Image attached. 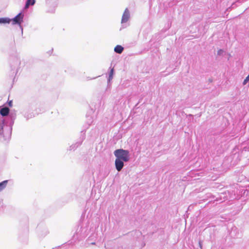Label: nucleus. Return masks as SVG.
Masks as SVG:
<instances>
[{
	"label": "nucleus",
	"mask_w": 249,
	"mask_h": 249,
	"mask_svg": "<svg viewBox=\"0 0 249 249\" xmlns=\"http://www.w3.org/2000/svg\"><path fill=\"white\" fill-rule=\"evenodd\" d=\"M248 187H249V185L248 186Z\"/></svg>",
	"instance_id": "obj_21"
},
{
	"label": "nucleus",
	"mask_w": 249,
	"mask_h": 249,
	"mask_svg": "<svg viewBox=\"0 0 249 249\" xmlns=\"http://www.w3.org/2000/svg\"><path fill=\"white\" fill-rule=\"evenodd\" d=\"M10 181V180H5L0 182V192L6 188L8 182Z\"/></svg>",
	"instance_id": "obj_10"
},
{
	"label": "nucleus",
	"mask_w": 249,
	"mask_h": 249,
	"mask_svg": "<svg viewBox=\"0 0 249 249\" xmlns=\"http://www.w3.org/2000/svg\"><path fill=\"white\" fill-rule=\"evenodd\" d=\"M89 221L87 219L83 218L81 216L79 224L78 226L76 231L73 235L72 240L74 242L80 241L84 239L89 233Z\"/></svg>",
	"instance_id": "obj_1"
},
{
	"label": "nucleus",
	"mask_w": 249,
	"mask_h": 249,
	"mask_svg": "<svg viewBox=\"0 0 249 249\" xmlns=\"http://www.w3.org/2000/svg\"><path fill=\"white\" fill-rule=\"evenodd\" d=\"M171 22L170 21H168V23H167V25L166 26V30H168L171 27Z\"/></svg>",
	"instance_id": "obj_16"
},
{
	"label": "nucleus",
	"mask_w": 249,
	"mask_h": 249,
	"mask_svg": "<svg viewBox=\"0 0 249 249\" xmlns=\"http://www.w3.org/2000/svg\"><path fill=\"white\" fill-rule=\"evenodd\" d=\"M231 188V189L228 191L230 194V197L231 199L236 198L239 195H241V196H245V195H248V191L247 189H244L243 187H240L238 184H232Z\"/></svg>",
	"instance_id": "obj_4"
},
{
	"label": "nucleus",
	"mask_w": 249,
	"mask_h": 249,
	"mask_svg": "<svg viewBox=\"0 0 249 249\" xmlns=\"http://www.w3.org/2000/svg\"><path fill=\"white\" fill-rule=\"evenodd\" d=\"M90 244L92 245H94V244H95V243H91Z\"/></svg>",
	"instance_id": "obj_20"
},
{
	"label": "nucleus",
	"mask_w": 249,
	"mask_h": 249,
	"mask_svg": "<svg viewBox=\"0 0 249 249\" xmlns=\"http://www.w3.org/2000/svg\"><path fill=\"white\" fill-rule=\"evenodd\" d=\"M36 3V0H26L23 10H27L30 6H33Z\"/></svg>",
	"instance_id": "obj_8"
},
{
	"label": "nucleus",
	"mask_w": 249,
	"mask_h": 249,
	"mask_svg": "<svg viewBox=\"0 0 249 249\" xmlns=\"http://www.w3.org/2000/svg\"><path fill=\"white\" fill-rule=\"evenodd\" d=\"M98 76L97 77H94L93 78H92L91 79H95L96 78H97ZM90 79H89V78H88V80H89Z\"/></svg>",
	"instance_id": "obj_19"
},
{
	"label": "nucleus",
	"mask_w": 249,
	"mask_h": 249,
	"mask_svg": "<svg viewBox=\"0 0 249 249\" xmlns=\"http://www.w3.org/2000/svg\"><path fill=\"white\" fill-rule=\"evenodd\" d=\"M130 18V13L128 8H126L123 14L121 23L124 24L126 23Z\"/></svg>",
	"instance_id": "obj_7"
},
{
	"label": "nucleus",
	"mask_w": 249,
	"mask_h": 249,
	"mask_svg": "<svg viewBox=\"0 0 249 249\" xmlns=\"http://www.w3.org/2000/svg\"><path fill=\"white\" fill-rule=\"evenodd\" d=\"M24 117L27 120H29V119H31L35 116V115L32 113H26L24 115Z\"/></svg>",
	"instance_id": "obj_13"
},
{
	"label": "nucleus",
	"mask_w": 249,
	"mask_h": 249,
	"mask_svg": "<svg viewBox=\"0 0 249 249\" xmlns=\"http://www.w3.org/2000/svg\"><path fill=\"white\" fill-rule=\"evenodd\" d=\"M124 50V48L123 46H122L121 45H117V46H115V47L114 48V52L116 53H119V54H121L122 53V52H123Z\"/></svg>",
	"instance_id": "obj_9"
},
{
	"label": "nucleus",
	"mask_w": 249,
	"mask_h": 249,
	"mask_svg": "<svg viewBox=\"0 0 249 249\" xmlns=\"http://www.w3.org/2000/svg\"><path fill=\"white\" fill-rule=\"evenodd\" d=\"M44 233H42L41 234V236H45V235H46L48 233H49V231L48 230V229L47 228H45L44 229Z\"/></svg>",
	"instance_id": "obj_14"
},
{
	"label": "nucleus",
	"mask_w": 249,
	"mask_h": 249,
	"mask_svg": "<svg viewBox=\"0 0 249 249\" xmlns=\"http://www.w3.org/2000/svg\"><path fill=\"white\" fill-rule=\"evenodd\" d=\"M114 155L116 158L115 161V168L120 172L124 166V162L129 160V152L127 150L118 149L114 151Z\"/></svg>",
	"instance_id": "obj_2"
},
{
	"label": "nucleus",
	"mask_w": 249,
	"mask_h": 249,
	"mask_svg": "<svg viewBox=\"0 0 249 249\" xmlns=\"http://www.w3.org/2000/svg\"><path fill=\"white\" fill-rule=\"evenodd\" d=\"M8 105L9 106V107H11L12 106V105H13V102H12V101H9L8 102Z\"/></svg>",
	"instance_id": "obj_18"
},
{
	"label": "nucleus",
	"mask_w": 249,
	"mask_h": 249,
	"mask_svg": "<svg viewBox=\"0 0 249 249\" xmlns=\"http://www.w3.org/2000/svg\"><path fill=\"white\" fill-rule=\"evenodd\" d=\"M114 73V71L113 68H112L110 70V71L109 72L108 77L107 79L108 83L110 82V81L111 80H112V79L113 78V76Z\"/></svg>",
	"instance_id": "obj_12"
},
{
	"label": "nucleus",
	"mask_w": 249,
	"mask_h": 249,
	"mask_svg": "<svg viewBox=\"0 0 249 249\" xmlns=\"http://www.w3.org/2000/svg\"><path fill=\"white\" fill-rule=\"evenodd\" d=\"M11 22V18H0V24L10 23Z\"/></svg>",
	"instance_id": "obj_11"
},
{
	"label": "nucleus",
	"mask_w": 249,
	"mask_h": 249,
	"mask_svg": "<svg viewBox=\"0 0 249 249\" xmlns=\"http://www.w3.org/2000/svg\"><path fill=\"white\" fill-rule=\"evenodd\" d=\"M85 139V132L84 130L81 131V134L79 139L75 143L71 145L69 149V150H75L77 147L80 146L84 140Z\"/></svg>",
	"instance_id": "obj_6"
},
{
	"label": "nucleus",
	"mask_w": 249,
	"mask_h": 249,
	"mask_svg": "<svg viewBox=\"0 0 249 249\" xmlns=\"http://www.w3.org/2000/svg\"><path fill=\"white\" fill-rule=\"evenodd\" d=\"M224 52V51L222 49H219L218 51H217V55H222L223 53Z\"/></svg>",
	"instance_id": "obj_15"
},
{
	"label": "nucleus",
	"mask_w": 249,
	"mask_h": 249,
	"mask_svg": "<svg viewBox=\"0 0 249 249\" xmlns=\"http://www.w3.org/2000/svg\"><path fill=\"white\" fill-rule=\"evenodd\" d=\"M24 18V14L22 12L19 13L14 18L11 19L13 25H18L19 26L20 29L21 30V32H23V28L21 26V23L23 22Z\"/></svg>",
	"instance_id": "obj_5"
},
{
	"label": "nucleus",
	"mask_w": 249,
	"mask_h": 249,
	"mask_svg": "<svg viewBox=\"0 0 249 249\" xmlns=\"http://www.w3.org/2000/svg\"><path fill=\"white\" fill-rule=\"evenodd\" d=\"M198 245H199V248L201 249H202V246H203V244H202V241H201V240H199V242H198Z\"/></svg>",
	"instance_id": "obj_17"
},
{
	"label": "nucleus",
	"mask_w": 249,
	"mask_h": 249,
	"mask_svg": "<svg viewBox=\"0 0 249 249\" xmlns=\"http://www.w3.org/2000/svg\"><path fill=\"white\" fill-rule=\"evenodd\" d=\"M20 63V59L19 54L16 51L10 54L9 59V63L11 71L10 76L11 77H12L17 74L19 69Z\"/></svg>",
	"instance_id": "obj_3"
}]
</instances>
